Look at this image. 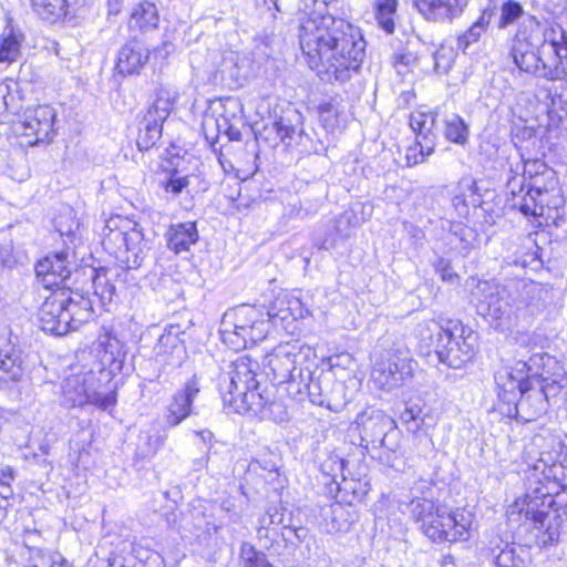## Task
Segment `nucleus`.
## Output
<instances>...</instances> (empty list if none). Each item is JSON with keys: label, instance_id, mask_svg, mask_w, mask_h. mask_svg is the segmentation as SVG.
<instances>
[{"label": "nucleus", "instance_id": "1", "mask_svg": "<svg viewBox=\"0 0 567 567\" xmlns=\"http://www.w3.org/2000/svg\"><path fill=\"white\" fill-rule=\"evenodd\" d=\"M299 41L311 70L324 81L347 82L365 56L358 29L333 16L313 12L300 23Z\"/></svg>", "mask_w": 567, "mask_h": 567}, {"label": "nucleus", "instance_id": "2", "mask_svg": "<svg viewBox=\"0 0 567 567\" xmlns=\"http://www.w3.org/2000/svg\"><path fill=\"white\" fill-rule=\"evenodd\" d=\"M537 374L525 385L516 405L502 410L503 415L523 422L536 421L547 412L550 399L567 385L566 373L556 359L548 368L539 369Z\"/></svg>", "mask_w": 567, "mask_h": 567}, {"label": "nucleus", "instance_id": "3", "mask_svg": "<svg viewBox=\"0 0 567 567\" xmlns=\"http://www.w3.org/2000/svg\"><path fill=\"white\" fill-rule=\"evenodd\" d=\"M92 317L91 299L64 289L47 297L38 312L40 328L53 336L75 331Z\"/></svg>", "mask_w": 567, "mask_h": 567}, {"label": "nucleus", "instance_id": "4", "mask_svg": "<svg viewBox=\"0 0 567 567\" xmlns=\"http://www.w3.org/2000/svg\"><path fill=\"white\" fill-rule=\"evenodd\" d=\"M555 498L548 484L539 478H528L526 494L517 498L508 508L509 518L524 515L539 529L537 538L544 546L553 545L559 540V525L553 524L551 514Z\"/></svg>", "mask_w": 567, "mask_h": 567}, {"label": "nucleus", "instance_id": "5", "mask_svg": "<svg viewBox=\"0 0 567 567\" xmlns=\"http://www.w3.org/2000/svg\"><path fill=\"white\" fill-rule=\"evenodd\" d=\"M142 230L137 225L120 216L110 218L102 233V246L124 266L122 274L127 276L130 270L138 269L145 257Z\"/></svg>", "mask_w": 567, "mask_h": 567}, {"label": "nucleus", "instance_id": "6", "mask_svg": "<svg viewBox=\"0 0 567 567\" xmlns=\"http://www.w3.org/2000/svg\"><path fill=\"white\" fill-rule=\"evenodd\" d=\"M555 363V358L547 353H534L527 361L519 360L513 367H506L495 373L498 410L516 405L525 385L537 377L539 369Z\"/></svg>", "mask_w": 567, "mask_h": 567}, {"label": "nucleus", "instance_id": "7", "mask_svg": "<svg viewBox=\"0 0 567 567\" xmlns=\"http://www.w3.org/2000/svg\"><path fill=\"white\" fill-rule=\"evenodd\" d=\"M116 402L115 391L107 382L100 381L94 368L68 377L62 384V404L66 408L86 403L106 410Z\"/></svg>", "mask_w": 567, "mask_h": 567}, {"label": "nucleus", "instance_id": "8", "mask_svg": "<svg viewBox=\"0 0 567 567\" xmlns=\"http://www.w3.org/2000/svg\"><path fill=\"white\" fill-rule=\"evenodd\" d=\"M477 347V333L461 321L449 320L444 341L437 343L434 355L451 369H462L473 360Z\"/></svg>", "mask_w": 567, "mask_h": 567}, {"label": "nucleus", "instance_id": "9", "mask_svg": "<svg viewBox=\"0 0 567 567\" xmlns=\"http://www.w3.org/2000/svg\"><path fill=\"white\" fill-rule=\"evenodd\" d=\"M311 355L313 351L309 346L299 342L279 344L265 358V373L274 385L287 383L289 392L300 367H307Z\"/></svg>", "mask_w": 567, "mask_h": 567}, {"label": "nucleus", "instance_id": "10", "mask_svg": "<svg viewBox=\"0 0 567 567\" xmlns=\"http://www.w3.org/2000/svg\"><path fill=\"white\" fill-rule=\"evenodd\" d=\"M509 55L515 65L525 73L539 79L557 81L563 74L560 66H553L543 60L540 50L530 41V34L518 30L513 39Z\"/></svg>", "mask_w": 567, "mask_h": 567}, {"label": "nucleus", "instance_id": "11", "mask_svg": "<svg viewBox=\"0 0 567 567\" xmlns=\"http://www.w3.org/2000/svg\"><path fill=\"white\" fill-rule=\"evenodd\" d=\"M473 297L477 312L499 323L511 320L517 309L511 290L493 281H478Z\"/></svg>", "mask_w": 567, "mask_h": 567}, {"label": "nucleus", "instance_id": "12", "mask_svg": "<svg viewBox=\"0 0 567 567\" xmlns=\"http://www.w3.org/2000/svg\"><path fill=\"white\" fill-rule=\"evenodd\" d=\"M172 109L173 102L168 93L161 91L138 122L136 137L138 151L146 152L157 145L162 137L163 123L169 116Z\"/></svg>", "mask_w": 567, "mask_h": 567}, {"label": "nucleus", "instance_id": "13", "mask_svg": "<svg viewBox=\"0 0 567 567\" xmlns=\"http://www.w3.org/2000/svg\"><path fill=\"white\" fill-rule=\"evenodd\" d=\"M74 271H78V262L74 251L69 247L47 255L34 266L35 278L45 289L66 287Z\"/></svg>", "mask_w": 567, "mask_h": 567}, {"label": "nucleus", "instance_id": "14", "mask_svg": "<svg viewBox=\"0 0 567 567\" xmlns=\"http://www.w3.org/2000/svg\"><path fill=\"white\" fill-rule=\"evenodd\" d=\"M432 520L429 525L433 527L432 529L437 530L439 536L423 533L427 538L435 543L457 542L467 538L473 524V516L470 512L450 511L444 506L437 507Z\"/></svg>", "mask_w": 567, "mask_h": 567}, {"label": "nucleus", "instance_id": "15", "mask_svg": "<svg viewBox=\"0 0 567 567\" xmlns=\"http://www.w3.org/2000/svg\"><path fill=\"white\" fill-rule=\"evenodd\" d=\"M56 113L50 105H39L24 114L18 132L28 138L25 144L34 146L52 140Z\"/></svg>", "mask_w": 567, "mask_h": 567}, {"label": "nucleus", "instance_id": "16", "mask_svg": "<svg viewBox=\"0 0 567 567\" xmlns=\"http://www.w3.org/2000/svg\"><path fill=\"white\" fill-rule=\"evenodd\" d=\"M412 371L413 361L411 358L389 353L385 359L375 363L372 370V379L380 389L392 390L411 378Z\"/></svg>", "mask_w": 567, "mask_h": 567}, {"label": "nucleus", "instance_id": "17", "mask_svg": "<svg viewBox=\"0 0 567 567\" xmlns=\"http://www.w3.org/2000/svg\"><path fill=\"white\" fill-rule=\"evenodd\" d=\"M258 367V362L252 361L246 355L235 360L230 367L231 370L220 377L219 391L221 399L224 400V394L226 393L240 396V392L259 388V382L256 380Z\"/></svg>", "mask_w": 567, "mask_h": 567}, {"label": "nucleus", "instance_id": "18", "mask_svg": "<svg viewBox=\"0 0 567 567\" xmlns=\"http://www.w3.org/2000/svg\"><path fill=\"white\" fill-rule=\"evenodd\" d=\"M102 353L92 368L100 374L101 382L109 384L122 371L126 357L125 344L113 333L106 332L99 339Z\"/></svg>", "mask_w": 567, "mask_h": 567}, {"label": "nucleus", "instance_id": "19", "mask_svg": "<svg viewBox=\"0 0 567 567\" xmlns=\"http://www.w3.org/2000/svg\"><path fill=\"white\" fill-rule=\"evenodd\" d=\"M200 389V377L195 373L172 395L164 414L168 426H177L193 413V402Z\"/></svg>", "mask_w": 567, "mask_h": 567}, {"label": "nucleus", "instance_id": "20", "mask_svg": "<svg viewBox=\"0 0 567 567\" xmlns=\"http://www.w3.org/2000/svg\"><path fill=\"white\" fill-rule=\"evenodd\" d=\"M182 334H184V332L181 326L171 324L165 328L164 332L158 338L154 347L156 361L163 365L158 378L165 373L164 370L166 367H172L173 369L181 367L186 355L184 340L181 338Z\"/></svg>", "mask_w": 567, "mask_h": 567}, {"label": "nucleus", "instance_id": "21", "mask_svg": "<svg viewBox=\"0 0 567 567\" xmlns=\"http://www.w3.org/2000/svg\"><path fill=\"white\" fill-rule=\"evenodd\" d=\"M27 373V362L19 347L0 340V390H10L21 382Z\"/></svg>", "mask_w": 567, "mask_h": 567}, {"label": "nucleus", "instance_id": "22", "mask_svg": "<svg viewBox=\"0 0 567 567\" xmlns=\"http://www.w3.org/2000/svg\"><path fill=\"white\" fill-rule=\"evenodd\" d=\"M355 422L361 430L362 439L373 444H383L388 430H390L394 423L382 410L372 408L365 409L359 413Z\"/></svg>", "mask_w": 567, "mask_h": 567}, {"label": "nucleus", "instance_id": "23", "mask_svg": "<svg viewBox=\"0 0 567 567\" xmlns=\"http://www.w3.org/2000/svg\"><path fill=\"white\" fill-rule=\"evenodd\" d=\"M150 59V50L135 37L121 47L115 69L120 74H138Z\"/></svg>", "mask_w": 567, "mask_h": 567}, {"label": "nucleus", "instance_id": "24", "mask_svg": "<svg viewBox=\"0 0 567 567\" xmlns=\"http://www.w3.org/2000/svg\"><path fill=\"white\" fill-rule=\"evenodd\" d=\"M258 389L252 388L247 392H240V396L226 393L224 394V404L236 413H247L260 419L270 394L268 389L262 391H258Z\"/></svg>", "mask_w": 567, "mask_h": 567}, {"label": "nucleus", "instance_id": "25", "mask_svg": "<svg viewBox=\"0 0 567 567\" xmlns=\"http://www.w3.org/2000/svg\"><path fill=\"white\" fill-rule=\"evenodd\" d=\"M309 315L310 310L303 306L299 298L289 296L276 298L267 311V317L276 326L290 323Z\"/></svg>", "mask_w": 567, "mask_h": 567}, {"label": "nucleus", "instance_id": "26", "mask_svg": "<svg viewBox=\"0 0 567 567\" xmlns=\"http://www.w3.org/2000/svg\"><path fill=\"white\" fill-rule=\"evenodd\" d=\"M424 19L433 22L452 21L463 8L458 0H411Z\"/></svg>", "mask_w": 567, "mask_h": 567}, {"label": "nucleus", "instance_id": "27", "mask_svg": "<svg viewBox=\"0 0 567 567\" xmlns=\"http://www.w3.org/2000/svg\"><path fill=\"white\" fill-rule=\"evenodd\" d=\"M436 112H416L410 116V127L416 135V141L421 142V148L426 153H434L437 134L434 132L436 126Z\"/></svg>", "mask_w": 567, "mask_h": 567}, {"label": "nucleus", "instance_id": "28", "mask_svg": "<svg viewBox=\"0 0 567 567\" xmlns=\"http://www.w3.org/2000/svg\"><path fill=\"white\" fill-rule=\"evenodd\" d=\"M165 237L167 247L176 255L189 252L190 247L196 245L199 238L197 226L194 221L171 225Z\"/></svg>", "mask_w": 567, "mask_h": 567}, {"label": "nucleus", "instance_id": "29", "mask_svg": "<svg viewBox=\"0 0 567 567\" xmlns=\"http://www.w3.org/2000/svg\"><path fill=\"white\" fill-rule=\"evenodd\" d=\"M90 272L93 293L95 297L99 298L103 306L113 302L116 296V288L113 282L114 277L125 282L128 281V275H123L122 269L116 270V272H113L111 269L107 268H91Z\"/></svg>", "mask_w": 567, "mask_h": 567}, {"label": "nucleus", "instance_id": "30", "mask_svg": "<svg viewBox=\"0 0 567 567\" xmlns=\"http://www.w3.org/2000/svg\"><path fill=\"white\" fill-rule=\"evenodd\" d=\"M445 329L442 320L424 319L420 321L414 328V336L419 341L420 351L423 354L430 355L432 352L435 353L437 343L444 341Z\"/></svg>", "mask_w": 567, "mask_h": 567}, {"label": "nucleus", "instance_id": "31", "mask_svg": "<svg viewBox=\"0 0 567 567\" xmlns=\"http://www.w3.org/2000/svg\"><path fill=\"white\" fill-rule=\"evenodd\" d=\"M230 316L234 320V328L231 331L225 330L223 334L224 341L231 343L234 347L235 342L245 334L246 330L257 321V318L262 317V312L254 306L241 305L234 309Z\"/></svg>", "mask_w": 567, "mask_h": 567}, {"label": "nucleus", "instance_id": "32", "mask_svg": "<svg viewBox=\"0 0 567 567\" xmlns=\"http://www.w3.org/2000/svg\"><path fill=\"white\" fill-rule=\"evenodd\" d=\"M522 19V28L519 30L534 31V29H538L540 27L539 21L532 14H526L522 4L515 0H507L501 7V16L497 21L498 29H506L512 25L516 21Z\"/></svg>", "mask_w": 567, "mask_h": 567}, {"label": "nucleus", "instance_id": "33", "mask_svg": "<svg viewBox=\"0 0 567 567\" xmlns=\"http://www.w3.org/2000/svg\"><path fill=\"white\" fill-rule=\"evenodd\" d=\"M289 394L295 396L307 394L313 404L323 405L324 403L320 381L313 379V371L309 365L300 367Z\"/></svg>", "mask_w": 567, "mask_h": 567}, {"label": "nucleus", "instance_id": "34", "mask_svg": "<svg viewBox=\"0 0 567 567\" xmlns=\"http://www.w3.org/2000/svg\"><path fill=\"white\" fill-rule=\"evenodd\" d=\"M497 12V3L489 0L487 7L483 10L481 17L462 35L457 38V48L465 51L470 45L478 42L482 34L486 32L492 18Z\"/></svg>", "mask_w": 567, "mask_h": 567}, {"label": "nucleus", "instance_id": "35", "mask_svg": "<svg viewBox=\"0 0 567 567\" xmlns=\"http://www.w3.org/2000/svg\"><path fill=\"white\" fill-rule=\"evenodd\" d=\"M158 22L159 16L156 6L152 2L143 1L133 9L128 27L132 30L147 32L156 29Z\"/></svg>", "mask_w": 567, "mask_h": 567}, {"label": "nucleus", "instance_id": "36", "mask_svg": "<svg viewBox=\"0 0 567 567\" xmlns=\"http://www.w3.org/2000/svg\"><path fill=\"white\" fill-rule=\"evenodd\" d=\"M411 514L416 523L420 524L422 533H429L431 536H439L437 530L431 529L429 525L433 520V516L436 514L437 507H444V505L435 504L430 497H422L421 499H411L410 502Z\"/></svg>", "mask_w": 567, "mask_h": 567}, {"label": "nucleus", "instance_id": "37", "mask_svg": "<svg viewBox=\"0 0 567 567\" xmlns=\"http://www.w3.org/2000/svg\"><path fill=\"white\" fill-rule=\"evenodd\" d=\"M23 39L22 32L9 23L0 35V62L16 61Z\"/></svg>", "mask_w": 567, "mask_h": 567}, {"label": "nucleus", "instance_id": "38", "mask_svg": "<svg viewBox=\"0 0 567 567\" xmlns=\"http://www.w3.org/2000/svg\"><path fill=\"white\" fill-rule=\"evenodd\" d=\"M302 115L295 109L287 110L277 121L274 122L279 138L285 143L291 141L296 134L302 133Z\"/></svg>", "mask_w": 567, "mask_h": 567}, {"label": "nucleus", "instance_id": "39", "mask_svg": "<svg viewBox=\"0 0 567 567\" xmlns=\"http://www.w3.org/2000/svg\"><path fill=\"white\" fill-rule=\"evenodd\" d=\"M524 174L529 175L532 183L529 185L528 195L534 198L533 193L540 195L548 190L546 185L540 184V176H546L547 179L553 181L555 172L547 167L543 161H534L525 164Z\"/></svg>", "mask_w": 567, "mask_h": 567}, {"label": "nucleus", "instance_id": "40", "mask_svg": "<svg viewBox=\"0 0 567 567\" xmlns=\"http://www.w3.org/2000/svg\"><path fill=\"white\" fill-rule=\"evenodd\" d=\"M37 14L48 22L54 23L66 14V0H31Z\"/></svg>", "mask_w": 567, "mask_h": 567}, {"label": "nucleus", "instance_id": "41", "mask_svg": "<svg viewBox=\"0 0 567 567\" xmlns=\"http://www.w3.org/2000/svg\"><path fill=\"white\" fill-rule=\"evenodd\" d=\"M444 137L457 145H465L468 141L470 130L465 121L458 114H451L443 121Z\"/></svg>", "mask_w": 567, "mask_h": 567}, {"label": "nucleus", "instance_id": "42", "mask_svg": "<svg viewBox=\"0 0 567 567\" xmlns=\"http://www.w3.org/2000/svg\"><path fill=\"white\" fill-rule=\"evenodd\" d=\"M271 320L258 317L257 321L246 330L245 334L235 342L234 348L236 350L247 348L248 346H255L262 341L269 332V322Z\"/></svg>", "mask_w": 567, "mask_h": 567}, {"label": "nucleus", "instance_id": "43", "mask_svg": "<svg viewBox=\"0 0 567 567\" xmlns=\"http://www.w3.org/2000/svg\"><path fill=\"white\" fill-rule=\"evenodd\" d=\"M396 0H378L375 2V19L381 29L388 34L393 33L395 24L393 17L396 13Z\"/></svg>", "mask_w": 567, "mask_h": 567}, {"label": "nucleus", "instance_id": "44", "mask_svg": "<svg viewBox=\"0 0 567 567\" xmlns=\"http://www.w3.org/2000/svg\"><path fill=\"white\" fill-rule=\"evenodd\" d=\"M495 550L492 549V554L498 567H522L524 565V559L516 553L513 544L505 543L497 554Z\"/></svg>", "mask_w": 567, "mask_h": 567}, {"label": "nucleus", "instance_id": "45", "mask_svg": "<svg viewBox=\"0 0 567 567\" xmlns=\"http://www.w3.org/2000/svg\"><path fill=\"white\" fill-rule=\"evenodd\" d=\"M240 558L243 559L244 567H272L267 556L256 550V548L248 544L244 543L240 547Z\"/></svg>", "mask_w": 567, "mask_h": 567}, {"label": "nucleus", "instance_id": "46", "mask_svg": "<svg viewBox=\"0 0 567 567\" xmlns=\"http://www.w3.org/2000/svg\"><path fill=\"white\" fill-rule=\"evenodd\" d=\"M260 420H270L275 423H284L289 420L288 411L281 401L272 400L270 396Z\"/></svg>", "mask_w": 567, "mask_h": 567}, {"label": "nucleus", "instance_id": "47", "mask_svg": "<svg viewBox=\"0 0 567 567\" xmlns=\"http://www.w3.org/2000/svg\"><path fill=\"white\" fill-rule=\"evenodd\" d=\"M54 227L61 236L70 237L79 228V223L73 214V210L68 208L54 219Z\"/></svg>", "mask_w": 567, "mask_h": 567}, {"label": "nucleus", "instance_id": "48", "mask_svg": "<svg viewBox=\"0 0 567 567\" xmlns=\"http://www.w3.org/2000/svg\"><path fill=\"white\" fill-rule=\"evenodd\" d=\"M417 55L409 50L399 51L393 54V65L400 74L408 72L410 68L412 70L417 64Z\"/></svg>", "mask_w": 567, "mask_h": 567}, {"label": "nucleus", "instance_id": "49", "mask_svg": "<svg viewBox=\"0 0 567 567\" xmlns=\"http://www.w3.org/2000/svg\"><path fill=\"white\" fill-rule=\"evenodd\" d=\"M549 47L555 54V59L553 62H549L553 66H560L563 69V74L558 78L561 80L567 74V44H559L556 38H551L549 41Z\"/></svg>", "mask_w": 567, "mask_h": 567}, {"label": "nucleus", "instance_id": "50", "mask_svg": "<svg viewBox=\"0 0 567 567\" xmlns=\"http://www.w3.org/2000/svg\"><path fill=\"white\" fill-rule=\"evenodd\" d=\"M420 413L421 409L417 405L406 406L401 413V420L406 424L409 431L416 432L423 425L424 421Z\"/></svg>", "mask_w": 567, "mask_h": 567}, {"label": "nucleus", "instance_id": "51", "mask_svg": "<svg viewBox=\"0 0 567 567\" xmlns=\"http://www.w3.org/2000/svg\"><path fill=\"white\" fill-rule=\"evenodd\" d=\"M190 183V176H182L178 172H174L169 175L166 182H164V189L173 195H179Z\"/></svg>", "mask_w": 567, "mask_h": 567}, {"label": "nucleus", "instance_id": "52", "mask_svg": "<svg viewBox=\"0 0 567 567\" xmlns=\"http://www.w3.org/2000/svg\"><path fill=\"white\" fill-rule=\"evenodd\" d=\"M331 515L332 526L329 529L330 533L347 532L349 529L350 523L346 518V515H348V513L340 504H336L334 506H332Z\"/></svg>", "mask_w": 567, "mask_h": 567}, {"label": "nucleus", "instance_id": "53", "mask_svg": "<svg viewBox=\"0 0 567 567\" xmlns=\"http://www.w3.org/2000/svg\"><path fill=\"white\" fill-rule=\"evenodd\" d=\"M421 142L415 141V143L406 150V164L408 166H414L420 163L425 162L426 157L432 155L433 153H426L425 148H421Z\"/></svg>", "mask_w": 567, "mask_h": 567}, {"label": "nucleus", "instance_id": "54", "mask_svg": "<svg viewBox=\"0 0 567 567\" xmlns=\"http://www.w3.org/2000/svg\"><path fill=\"white\" fill-rule=\"evenodd\" d=\"M54 559H59L58 553L45 551L38 548L33 551L30 564L34 567H51Z\"/></svg>", "mask_w": 567, "mask_h": 567}, {"label": "nucleus", "instance_id": "55", "mask_svg": "<svg viewBox=\"0 0 567 567\" xmlns=\"http://www.w3.org/2000/svg\"><path fill=\"white\" fill-rule=\"evenodd\" d=\"M551 514L553 524H558L560 526L561 519L565 518L567 520V494H557L555 499Z\"/></svg>", "mask_w": 567, "mask_h": 567}, {"label": "nucleus", "instance_id": "56", "mask_svg": "<svg viewBox=\"0 0 567 567\" xmlns=\"http://www.w3.org/2000/svg\"><path fill=\"white\" fill-rule=\"evenodd\" d=\"M433 484L426 480H417L411 486V499H421L422 497H429L432 495Z\"/></svg>", "mask_w": 567, "mask_h": 567}, {"label": "nucleus", "instance_id": "57", "mask_svg": "<svg viewBox=\"0 0 567 567\" xmlns=\"http://www.w3.org/2000/svg\"><path fill=\"white\" fill-rule=\"evenodd\" d=\"M436 271L441 275L442 280L453 282L457 275L452 270L449 261L441 259L436 265Z\"/></svg>", "mask_w": 567, "mask_h": 567}, {"label": "nucleus", "instance_id": "58", "mask_svg": "<svg viewBox=\"0 0 567 567\" xmlns=\"http://www.w3.org/2000/svg\"><path fill=\"white\" fill-rule=\"evenodd\" d=\"M251 465L256 468L259 467L268 473H277L278 472V464L277 462L272 461L271 458H259L255 460Z\"/></svg>", "mask_w": 567, "mask_h": 567}, {"label": "nucleus", "instance_id": "59", "mask_svg": "<svg viewBox=\"0 0 567 567\" xmlns=\"http://www.w3.org/2000/svg\"><path fill=\"white\" fill-rule=\"evenodd\" d=\"M12 96H9V87L8 85L0 86V111H13L11 106Z\"/></svg>", "mask_w": 567, "mask_h": 567}, {"label": "nucleus", "instance_id": "60", "mask_svg": "<svg viewBox=\"0 0 567 567\" xmlns=\"http://www.w3.org/2000/svg\"><path fill=\"white\" fill-rule=\"evenodd\" d=\"M237 123L243 124L241 118H238V121L231 123L228 122V126L226 127L225 135L228 137L229 141H240L241 140V132L237 125Z\"/></svg>", "mask_w": 567, "mask_h": 567}, {"label": "nucleus", "instance_id": "61", "mask_svg": "<svg viewBox=\"0 0 567 567\" xmlns=\"http://www.w3.org/2000/svg\"><path fill=\"white\" fill-rule=\"evenodd\" d=\"M13 495V489L8 483L0 484V502L8 505L9 498Z\"/></svg>", "mask_w": 567, "mask_h": 567}, {"label": "nucleus", "instance_id": "62", "mask_svg": "<svg viewBox=\"0 0 567 567\" xmlns=\"http://www.w3.org/2000/svg\"><path fill=\"white\" fill-rule=\"evenodd\" d=\"M13 480H14V471L11 467L6 466L4 468L1 470L0 484L8 483L9 485H11V482Z\"/></svg>", "mask_w": 567, "mask_h": 567}, {"label": "nucleus", "instance_id": "63", "mask_svg": "<svg viewBox=\"0 0 567 567\" xmlns=\"http://www.w3.org/2000/svg\"><path fill=\"white\" fill-rule=\"evenodd\" d=\"M453 205L455 206V208L457 209V212L461 215L466 214L467 204H466V199L464 196H455L453 198Z\"/></svg>", "mask_w": 567, "mask_h": 567}, {"label": "nucleus", "instance_id": "64", "mask_svg": "<svg viewBox=\"0 0 567 567\" xmlns=\"http://www.w3.org/2000/svg\"><path fill=\"white\" fill-rule=\"evenodd\" d=\"M229 120L226 116H221L219 118H214V123L219 134H225L226 127L228 126Z\"/></svg>", "mask_w": 567, "mask_h": 567}]
</instances>
